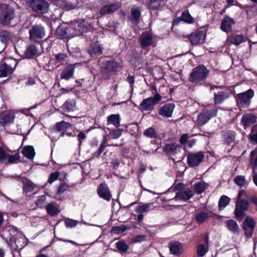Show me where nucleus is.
<instances>
[{
    "mask_svg": "<svg viewBox=\"0 0 257 257\" xmlns=\"http://www.w3.org/2000/svg\"><path fill=\"white\" fill-rule=\"evenodd\" d=\"M210 71L203 65H199L194 68L191 73L189 80L196 85H202L205 83Z\"/></svg>",
    "mask_w": 257,
    "mask_h": 257,
    "instance_id": "nucleus-1",
    "label": "nucleus"
},
{
    "mask_svg": "<svg viewBox=\"0 0 257 257\" xmlns=\"http://www.w3.org/2000/svg\"><path fill=\"white\" fill-rule=\"evenodd\" d=\"M29 39L32 42L39 43L46 35L45 28L40 24L32 25L29 31Z\"/></svg>",
    "mask_w": 257,
    "mask_h": 257,
    "instance_id": "nucleus-2",
    "label": "nucleus"
},
{
    "mask_svg": "<svg viewBox=\"0 0 257 257\" xmlns=\"http://www.w3.org/2000/svg\"><path fill=\"white\" fill-rule=\"evenodd\" d=\"M15 17V10L7 5H0V22L3 25H9Z\"/></svg>",
    "mask_w": 257,
    "mask_h": 257,
    "instance_id": "nucleus-3",
    "label": "nucleus"
},
{
    "mask_svg": "<svg viewBox=\"0 0 257 257\" xmlns=\"http://www.w3.org/2000/svg\"><path fill=\"white\" fill-rule=\"evenodd\" d=\"M91 26L83 21L76 22L71 24L70 29L71 33V37L82 35L84 33L90 31Z\"/></svg>",
    "mask_w": 257,
    "mask_h": 257,
    "instance_id": "nucleus-4",
    "label": "nucleus"
},
{
    "mask_svg": "<svg viewBox=\"0 0 257 257\" xmlns=\"http://www.w3.org/2000/svg\"><path fill=\"white\" fill-rule=\"evenodd\" d=\"M161 99V96L159 93H156L153 97L143 99L140 104L139 108L143 111H152L154 109L155 105L157 104Z\"/></svg>",
    "mask_w": 257,
    "mask_h": 257,
    "instance_id": "nucleus-5",
    "label": "nucleus"
},
{
    "mask_svg": "<svg viewBox=\"0 0 257 257\" xmlns=\"http://www.w3.org/2000/svg\"><path fill=\"white\" fill-rule=\"evenodd\" d=\"M249 202L245 199H237L235 202V208L234 209V214L236 218L239 220H241L246 214L245 211L248 209Z\"/></svg>",
    "mask_w": 257,
    "mask_h": 257,
    "instance_id": "nucleus-6",
    "label": "nucleus"
},
{
    "mask_svg": "<svg viewBox=\"0 0 257 257\" xmlns=\"http://www.w3.org/2000/svg\"><path fill=\"white\" fill-rule=\"evenodd\" d=\"M32 10L39 14H45L49 8V4L45 0H27Z\"/></svg>",
    "mask_w": 257,
    "mask_h": 257,
    "instance_id": "nucleus-7",
    "label": "nucleus"
},
{
    "mask_svg": "<svg viewBox=\"0 0 257 257\" xmlns=\"http://www.w3.org/2000/svg\"><path fill=\"white\" fill-rule=\"evenodd\" d=\"M218 110L213 108L210 110H205L200 113L198 115L197 123L200 126L206 123L208 120L213 117L216 116Z\"/></svg>",
    "mask_w": 257,
    "mask_h": 257,
    "instance_id": "nucleus-8",
    "label": "nucleus"
},
{
    "mask_svg": "<svg viewBox=\"0 0 257 257\" xmlns=\"http://www.w3.org/2000/svg\"><path fill=\"white\" fill-rule=\"evenodd\" d=\"M204 157L201 152L189 153L187 155V164L190 167L198 166L203 161Z\"/></svg>",
    "mask_w": 257,
    "mask_h": 257,
    "instance_id": "nucleus-9",
    "label": "nucleus"
},
{
    "mask_svg": "<svg viewBox=\"0 0 257 257\" xmlns=\"http://www.w3.org/2000/svg\"><path fill=\"white\" fill-rule=\"evenodd\" d=\"M255 221L254 219L249 216H247L243 223V228L245 231V235L247 237H251L253 232L254 228L255 227Z\"/></svg>",
    "mask_w": 257,
    "mask_h": 257,
    "instance_id": "nucleus-10",
    "label": "nucleus"
},
{
    "mask_svg": "<svg viewBox=\"0 0 257 257\" xmlns=\"http://www.w3.org/2000/svg\"><path fill=\"white\" fill-rule=\"evenodd\" d=\"M139 42L141 47L145 49L153 44V36L148 32H143L140 36Z\"/></svg>",
    "mask_w": 257,
    "mask_h": 257,
    "instance_id": "nucleus-11",
    "label": "nucleus"
},
{
    "mask_svg": "<svg viewBox=\"0 0 257 257\" xmlns=\"http://www.w3.org/2000/svg\"><path fill=\"white\" fill-rule=\"evenodd\" d=\"M175 104L173 103H166L161 106L159 110V114L166 118L172 116Z\"/></svg>",
    "mask_w": 257,
    "mask_h": 257,
    "instance_id": "nucleus-12",
    "label": "nucleus"
},
{
    "mask_svg": "<svg viewBox=\"0 0 257 257\" xmlns=\"http://www.w3.org/2000/svg\"><path fill=\"white\" fill-rule=\"evenodd\" d=\"M254 95V91L252 89H249L248 90L242 93H238L237 97L240 103L243 105L249 104L250 99Z\"/></svg>",
    "mask_w": 257,
    "mask_h": 257,
    "instance_id": "nucleus-13",
    "label": "nucleus"
},
{
    "mask_svg": "<svg viewBox=\"0 0 257 257\" xmlns=\"http://www.w3.org/2000/svg\"><path fill=\"white\" fill-rule=\"evenodd\" d=\"M194 195V192L189 189H185L176 193L174 199L176 200L187 201Z\"/></svg>",
    "mask_w": 257,
    "mask_h": 257,
    "instance_id": "nucleus-14",
    "label": "nucleus"
},
{
    "mask_svg": "<svg viewBox=\"0 0 257 257\" xmlns=\"http://www.w3.org/2000/svg\"><path fill=\"white\" fill-rule=\"evenodd\" d=\"M103 67L108 72L118 71L122 67L121 63L117 62L114 60L107 61L103 63Z\"/></svg>",
    "mask_w": 257,
    "mask_h": 257,
    "instance_id": "nucleus-15",
    "label": "nucleus"
},
{
    "mask_svg": "<svg viewBox=\"0 0 257 257\" xmlns=\"http://www.w3.org/2000/svg\"><path fill=\"white\" fill-rule=\"evenodd\" d=\"M120 8L119 3H113L110 5L103 6L99 11L101 16H104L107 14H111L117 11Z\"/></svg>",
    "mask_w": 257,
    "mask_h": 257,
    "instance_id": "nucleus-16",
    "label": "nucleus"
},
{
    "mask_svg": "<svg viewBox=\"0 0 257 257\" xmlns=\"http://www.w3.org/2000/svg\"><path fill=\"white\" fill-rule=\"evenodd\" d=\"M97 193L103 199L109 201L111 199V195L108 186L105 184H101L98 189Z\"/></svg>",
    "mask_w": 257,
    "mask_h": 257,
    "instance_id": "nucleus-17",
    "label": "nucleus"
},
{
    "mask_svg": "<svg viewBox=\"0 0 257 257\" xmlns=\"http://www.w3.org/2000/svg\"><path fill=\"white\" fill-rule=\"evenodd\" d=\"M76 64L69 65L65 67L60 75V78L68 80L73 77Z\"/></svg>",
    "mask_w": 257,
    "mask_h": 257,
    "instance_id": "nucleus-18",
    "label": "nucleus"
},
{
    "mask_svg": "<svg viewBox=\"0 0 257 257\" xmlns=\"http://www.w3.org/2000/svg\"><path fill=\"white\" fill-rule=\"evenodd\" d=\"M13 38V34L7 30H0V41L3 43L5 48L9 43L11 42Z\"/></svg>",
    "mask_w": 257,
    "mask_h": 257,
    "instance_id": "nucleus-19",
    "label": "nucleus"
},
{
    "mask_svg": "<svg viewBox=\"0 0 257 257\" xmlns=\"http://www.w3.org/2000/svg\"><path fill=\"white\" fill-rule=\"evenodd\" d=\"M235 24L234 20L225 15L222 20L221 24V29L222 31L228 32H230L232 29V26Z\"/></svg>",
    "mask_w": 257,
    "mask_h": 257,
    "instance_id": "nucleus-20",
    "label": "nucleus"
},
{
    "mask_svg": "<svg viewBox=\"0 0 257 257\" xmlns=\"http://www.w3.org/2000/svg\"><path fill=\"white\" fill-rule=\"evenodd\" d=\"M41 54L38 48L34 45H30L28 46L24 52L25 58L30 59L35 56H38Z\"/></svg>",
    "mask_w": 257,
    "mask_h": 257,
    "instance_id": "nucleus-21",
    "label": "nucleus"
},
{
    "mask_svg": "<svg viewBox=\"0 0 257 257\" xmlns=\"http://www.w3.org/2000/svg\"><path fill=\"white\" fill-rule=\"evenodd\" d=\"M15 63L14 68L6 63H2L0 65V77H6L11 74L17 64V62H15Z\"/></svg>",
    "mask_w": 257,
    "mask_h": 257,
    "instance_id": "nucleus-22",
    "label": "nucleus"
},
{
    "mask_svg": "<svg viewBox=\"0 0 257 257\" xmlns=\"http://www.w3.org/2000/svg\"><path fill=\"white\" fill-rule=\"evenodd\" d=\"M192 45H197L200 43L204 38V33L202 31H198L196 33H192L187 36Z\"/></svg>",
    "mask_w": 257,
    "mask_h": 257,
    "instance_id": "nucleus-23",
    "label": "nucleus"
},
{
    "mask_svg": "<svg viewBox=\"0 0 257 257\" xmlns=\"http://www.w3.org/2000/svg\"><path fill=\"white\" fill-rule=\"evenodd\" d=\"M255 122L256 117L252 114H243L241 119V122L244 129H246L248 126Z\"/></svg>",
    "mask_w": 257,
    "mask_h": 257,
    "instance_id": "nucleus-24",
    "label": "nucleus"
},
{
    "mask_svg": "<svg viewBox=\"0 0 257 257\" xmlns=\"http://www.w3.org/2000/svg\"><path fill=\"white\" fill-rule=\"evenodd\" d=\"M169 249L172 254L179 255L183 252L182 244L177 241L171 242L169 244Z\"/></svg>",
    "mask_w": 257,
    "mask_h": 257,
    "instance_id": "nucleus-25",
    "label": "nucleus"
},
{
    "mask_svg": "<svg viewBox=\"0 0 257 257\" xmlns=\"http://www.w3.org/2000/svg\"><path fill=\"white\" fill-rule=\"evenodd\" d=\"M181 148V146L176 143L168 144L164 147L163 151L169 155H173L179 152Z\"/></svg>",
    "mask_w": 257,
    "mask_h": 257,
    "instance_id": "nucleus-26",
    "label": "nucleus"
},
{
    "mask_svg": "<svg viewBox=\"0 0 257 257\" xmlns=\"http://www.w3.org/2000/svg\"><path fill=\"white\" fill-rule=\"evenodd\" d=\"M15 118V114L13 112H9L2 116L1 123L3 126L9 125L14 122Z\"/></svg>",
    "mask_w": 257,
    "mask_h": 257,
    "instance_id": "nucleus-27",
    "label": "nucleus"
},
{
    "mask_svg": "<svg viewBox=\"0 0 257 257\" xmlns=\"http://www.w3.org/2000/svg\"><path fill=\"white\" fill-rule=\"evenodd\" d=\"M70 27L68 28L63 26L59 27L56 31L57 35L62 39H66L71 37L72 35L70 34Z\"/></svg>",
    "mask_w": 257,
    "mask_h": 257,
    "instance_id": "nucleus-28",
    "label": "nucleus"
},
{
    "mask_svg": "<svg viewBox=\"0 0 257 257\" xmlns=\"http://www.w3.org/2000/svg\"><path fill=\"white\" fill-rule=\"evenodd\" d=\"M228 97V94L227 92L219 91L214 93V99L215 104H220Z\"/></svg>",
    "mask_w": 257,
    "mask_h": 257,
    "instance_id": "nucleus-29",
    "label": "nucleus"
},
{
    "mask_svg": "<svg viewBox=\"0 0 257 257\" xmlns=\"http://www.w3.org/2000/svg\"><path fill=\"white\" fill-rule=\"evenodd\" d=\"M88 52L92 57L100 55L102 53V48L97 43L94 44L89 47Z\"/></svg>",
    "mask_w": 257,
    "mask_h": 257,
    "instance_id": "nucleus-30",
    "label": "nucleus"
},
{
    "mask_svg": "<svg viewBox=\"0 0 257 257\" xmlns=\"http://www.w3.org/2000/svg\"><path fill=\"white\" fill-rule=\"evenodd\" d=\"M224 142L227 144H230L234 142L235 138V133L234 131L228 130L222 133Z\"/></svg>",
    "mask_w": 257,
    "mask_h": 257,
    "instance_id": "nucleus-31",
    "label": "nucleus"
},
{
    "mask_svg": "<svg viewBox=\"0 0 257 257\" xmlns=\"http://www.w3.org/2000/svg\"><path fill=\"white\" fill-rule=\"evenodd\" d=\"M71 127V125L70 123L62 121L56 124L55 128L58 132H62L61 136H63L65 134L66 130Z\"/></svg>",
    "mask_w": 257,
    "mask_h": 257,
    "instance_id": "nucleus-32",
    "label": "nucleus"
},
{
    "mask_svg": "<svg viewBox=\"0 0 257 257\" xmlns=\"http://www.w3.org/2000/svg\"><path fill=\"white\" fill-rule=\"evenodd\" d=\"M22 152L24 156L30 160L33 159L35 155L34 148L30 146L25 147Z\"/></svg>",
    "mask_w": 257,
    "mask_h": 257,
    "instance_id": "nucleus-33",
    "label": "nucleus"
},
{
    "mask_svg": "<svg viewBox=\"0 0 257 257\" xmlns=\"http://www.w3.org/2000/svg\"><path fill=\"white\" fill-rule=\"evenodd\" d=\"M120 118L118 114H111L107 117V124H112L116 127H118L120 126Z\"/></svg>",
    "mask_w": 257,
    "mask_h": 257,
    "instance_id": "nucleus-34",
    "label": "nucleus"
},
{
    "mask_svg": "<svg viewBox=\"0 0 257 257\" xmlns=\"http://www.w3.org/2000/svg\"><path fill=\"white\" fill-rule=\"evenodd\" d=\"M143 135L147 138L155 139L158 137V133L154 127H150L144 132Z\"/></svg>",
    "mask_w": 257,
    "mask_h": 257,
    "instance_id": "nucleus-35",
    "label": "nucleus"
},
{
    "mask_svg": "<svg viewBox=\"0 0 257 257\" xmlns=\"http://www.w3.org/2000/svg\"><path fill=\"white\" fill-rule=\"evenodd\" d=\"M131 15L133 19L138 23L140 21L141 10L140 8L134 6L131 10Z\"/></svg>",
    "mask_w": 257,
    "mask_h": 257,
    "instance_id": "nucleus-36",
    "label": "nucleus"
},
{
    "mask_svg": "<svg viewBox=\"0 0 257 257\" xmlns=\"http://www.w3.org/2000/svg\"><path fill=\"white\" fill-rule=\"evenodd\" d=\"M23 184V189L24 192H31L34 190L36 187V185L29 180H24Z\"/></svg>",
    "mask_w": 257,
    "mask_h": 257,
    "instance_id": "nucleus-37",
    "label": "nucleus"
},
{
    "mask_svg": "<svg viewBox=\"0 0 257 257\" xmlns=\"http://www.w3.org/2000/svg\"><path fill=\"white\" fill-rule=\"evenodd\" d=\"M54 60L56 61V63L63 64L66 62L68 58L67 55L65 53H58L54 54Z\"/></svg>",
    "mask_w": 257,
    "mask_h": 257,
    "instance_id": "nucleus-38",
    "label": "nucleus"
},
{
    "mask_svg": "<svg viewBox=\"0 0 257 257\" xmlns=\"http://www.w3.org/2000/svg\"><path fill=\"white\" fill-rule=\"evenodd\" d=\"M153 205V203H146L144 204L138 206L135 208V211L138 213H143L148 212L151 209V207Z\"/></svg>",
    "mask_w": 257,
    "mask_h": 257,
    "instance_id": "nucleus-39",
    "label": "nucleus"
},
{
    "mask_svg": "<svg viewBox=\"0 0 257 257\" xmlns=\"http://www.w3.org/2000/svg\"><path fill=\"white\" fill-rule=\"evenodd\" d=\"M63 109L66 112L73 111L75 108V102L74 100H67L63 105Z\"/></svg>",
    "mask_w": 257,
    "mask_h": 257,
    "instance_id": "nucleus-40",
    "label": "nucleus"
},
{
    "mask_svg": "<svg viewBox=\"0 0 257 257\" xmlns=\"http://www.w3.org/2000/svg\"><path fill=\"white\" fill-rule=\"evenodd\" d=\"M46 210L47 213L52 216L57 215L59 212L58 208L53 203H49L46 206Z\"/></svg>",
    "mask_w": 257,
    "mask_h": 257,
    "instance_id": "nucleus-41",
    "label": "nucleus"
},
{
    "mask_svg": "<svg viewBox=\"0 0 257 257\" xmlns=\"http://www.w3.org/2000/svg\"><path fill=\"white\" fill-rule=\"evenodd\" d=\"M209 216V213L208 212L202 211L196 214L195 219L198 223H202L205 222Z\"/></svg>",
    "mask_w": 257,
    "mask_h": 257,
    "instance_id": "nucleus-42",
    "label": "nucleus"
},
{
    "mask_svg": "<svg viewBox=\"0 0 257 257\" xmlns=\"http://www.w3.org/2000/svg\"><path fill=\"white\" fill-rule=\"evenodd\" d=\"M234 181L235 183L239 187H243L247 186L248 183L246 180L245 177L242 175H238L234 177Z\"/></svg>",
    "mask_w": 257,
    "mask_h": 257,
    "instance_id": "nucleus-43",
    "label": "nucleus"
},
{
    "mask_svg": "<svg viewBox=\"0 0 257 257\" xmlns=\"http://www.w3.org/2000/svg\"><path fill=\"white\" fill-rule=\"evenodd\" d=\"M245 41V39L242 35H233L231 36V43L235 45H238Z\"/></svg>",
    "mask_w": 257,
    "mask_h": 257,
    "instance_id": "nucleus-44",
    "label": "nucleus"
},
{
    "mask_svg": "<svg viewBox=\"0 0 257 257\" xmlns=\"http://www.w3.org/2000/svg\"><path fill=\"white\" fill-rule=\"evenodd\" d=\"M193 188L195 192L198 194H200L205 191L206 184L204 182H197L194 184Z\"/></svg>",
    "mask_w": 257,
    "mask_h": 257,
    "instance_id": "nucleus-45",
    "label": "nucleus"
},
{
    "mask_svg": "<svg viewBox=\"0 0 257 257\" xmlns=\"http://www.w3.org/2000/svg\"><path fill=\"white\" fill-rule=\"evenodd\" d=\"M161 5V0H148L147 7L153 10L158 9Z\"/></svg>",
    "mask_w": 257,
    "mask_h": 257,
    "instance_id": "nucleus-46",
    "label": "nucleus"
},
{
    "mask_svg": "<svg viewBox=\"0 0 257 257\" xmlns=\"http://www.w3.org/2000/svg\"><path fill=\"white\" fill-rule=\"evenodd\" d=\"M227 228L232 232H238L239 228L236 222L233 220H229L226 222Z\"/></svg>",
    "mask_w": 257,
    "mask_h": 257,
    "instance_id": "nucleus-47",
    "label": "nucleus"
},
{
    "mask_svg": "<svg viewBox=\"0 0 257 257\" xmlns=\"http://www.w3.org/2000/svg\"><path fill=\"white\" fill-rule=\"evenodd\" d=\"M230 199L225 195L222 196L218 202V207L220 210L221 209H223L225 208L230 202Z\"/></svg>",
    "mask_w": 257,
    "mask_h": 257,
    "instance_id": "nucleus-48",
    "label": "nucleus"
},
{
    "mask_svg": "<svg viewBox=\"0 0 257 257\" xmlns=\"http://www.w3.org/2000/svg\"><path fill=\"white\" fill-rule=\"evenodd\" d=\"M116 247L120 253L126 252L128 249V246L123 241H119L116 242Z\"/></svg>",
    "mask_w": 257,
    "mask_h": 257,
    "instance_id": "nucleus-49",
    "label": "nucleus"
},
{
    "mask_svg": "<svg viewBox=\"0 0 257 257\" xmlns=\"http://www.w3.org/2000/svg\"><path fill=\"white\" fill-rule=\"evenodd\" d=\"M181 20L187 23H192L193 19L191 16L188 11H184L182 12Z\"/></svg>",
    "mask_w": 257,
    "mask_h": 257,
    "instance_id": "nucleus-50",
    "label": "nucleus"
},
{
    "mask_svg": "<svg viewBox=\"0 0 257 257\" xmlns=\"http://www.w3.org/2000/svg\"><path fill=\"white\" fill-rule=\"evenodd\" d=\"M106 142V137L105 136L103 137V139L102 142L100 144L99 148L98 149L96 152H95L94 154L97 158H99L101 154L104 151L105 148V144Z\"/></svg>",
    "mask_w": 257,
    "mask_h": 257,
    "instance_id": "nucleus-51",
    "label": "nucleus"
},
{
    "mask_svg": "<svg viewBox=\"0 0 257 257\" xmlns=\"http://www.w3.org/2000/svg\"><path fill=\"white\" fill-rule=\"evenodd\" d=\"M250 160L251 162L253 165L252 169L253 171H255V169H257V151H252L250 153Z\"/></svg>",
    "mask_w": 257,
    "mask_h": 257,
    "instance_id": "nucleus-52",
    "label": "nucleus"
},
{
    "mask_svg": "<svg viewBox=\"0 0 257 257\" xmlns=\"http://www.w3.org/2000/svg\"><path fill=\"white\" fill-rule=\"evenodd\" d=\"M46 197L45 195L38 196V199L36 202V204L40 208H43L45 206V204L46 203Z\"/></svg>",
    "mask_w": 257,
    "mask_h": 257,
    "instance_id": "nucleus-53",
    "label": "nucleus"
},
{
    "mask_svg": "<svg viewBox=\"0 0 257 257\" xmlns=\"http://www.w3.org/2000/svg\"><path fill=\"white\" fill-rule=\"evenodd\" d=\"M252 134L250 138L252 143L257 144V125L253 126L251 129Z\"/></svg>",
    "mask_w": 257,
    "mask_h": 257,
    "instance_id": "nucleus-54",
    "label": "nucleus"
},
{
    "mask_svg": "<svg viewBox=\"0 0 257 257\" xmlns=\"http://www.w3.org/2000/svg\"><path fill=\"white\" fill-rule=\"evenodd\" d=\"M122 132L120 129L114 130L110 132L109 135L112 139H117L121 136Z\"/></svg>",
    "mask_w": 257,
    "mask_h": 257,
    "instance_id": "nucleus-55",
    "label": "nucleus"
},
{
    "mask_svg": "<svg viewBox=\"0 0 257 257\" xmlns=\"http://www.w3.org/2000/svg\"><path fill=\"white\" fill-rule=\"evenodd\" d=\"M78 221L71 219L67 218L65 220V224L67 227H73L77 225Z\"/></svg>",
    "mask_w": 257,
    "mask_h": 257,
    "instance_id": "nucleus-56",
    "label": "nucleus"
},
{
    "mask_svg": "<svg viewBox=\"0 0 257 257\" xmlns=\"http://www.w3.org/2000/svg\"><path fill=\"white\" fill-rule=\"evenodd\" d=\"M59 175L60 173L58 172H55L54 173H51L48 179V182L50 184H52L53 182H54L55 180H56L58 179Z\"/></svg>",
    "mask_w": 257,
    "mask_h": 257,
    "instance_id": "nucleus-57",
    "label": "nucleus"
},
{
    "mask_svg": "<svg viewBox=\"0 0 257 257\" xmlns=\"http://www.w3.org/2000/svg\"><path fill=\"white\" fill-rule=\"evenodd\" d=\"M20 156L19 154L16 153L13 155L8 154L7 158L10 163H14L19 159Z\"/></svg>",
    "mask_w": 257,
    "mask_h": 257,
    "instance_id": "nucleus-58",
    "label": "nucleus"
},
{
    "mask_svg": "<svg viewBox=\"0 0 257 257\" xmlns=\"http://www.w3.org/2000/svg\"><path fill=\"white\" fill-rule=\"evenodd\" d=\"M205 245L204 244H200L197 247V253L198 256H203L206 252Z\"/></svg>",
    "mask_w": 257,
    "mask_h": 257,
    "instance_id": "nucleus-59",
    "label": "nucleus"
},
{
    "mask_svg": "<svg viewBox=\"0 0 257 257\" xmlns=\"http://www.w3.org/2000/svg\"><path fill=\"white\" fill-rule=\"evenodd\" d=\"M77 5L76 0H67L65 4L66 7L69 9H73Z\"/></svg>",
    "mask_w": 257,
    "mask_h": 257,
    "instance_id": "nucleus-60",
    "label": "nucleus"
},
{
    "mask_svg": "<svg viewBox=\"0 0 257 257\" xmlns=\"http://www.w3.org/2000/svg\"><path fill=\"white\" fill-rule=\"evenodd\" d=\"M126 229L127 227L124 225H122L121 227L115 226L113 227V231L116 233L119 234L123 233Z\"/></svg>",
    "mask_w": 257,
    "mask_h": 257,
    "instance_id": "nucleus-61",
    "label": "nucleus"
},
{
    "mask_svg": "<svg viewBox=\"0 0 257 257\" xmlns=\"http://www.w3.org/2000/svg\"><path fill=\"white\" fill-rule=\"evenodd\" d=\"M8 154L0 148V163H3L7 158Z\"/></svg>",
    "mask_w": 257,
    "mask_h": 257,
    "instance_id": "nucleus-62",
    "label": "nucleus"
},
{
    "mask_svg": "<svg viewBox=\"0 0 257 257\" xmlns=\"http://www.w3.org/2000/svg\"><path fill=\"white\" fill-rule=\"evenodd\" d=\"M189 138V135L188 134H184L182 135L180 139L179 140L180 143L181 145H184L186 143L187 140Z\"/></svg>",
    "mask_w": 257,
    "mask_h": 257,
    "instance_id": "nucleus-63",
    "label": "nucleus"
},
{
    "mask_svg": "<svg viewBox=\"0 0 257 257\" xmlns=\"http://www.w3.org/2000/svg\"><path fill=\"white\" fill-rule=\"evenodd\" d=\"M86 137V136L83 132L79 133L78 135V140L79 142V145H81L82 141L85 139Z\"/></svg>",
    "mask_w": 257,
    "mask_h": 257,
    "instance_id": "nucleus-64",
    "label": "nucleus"
}]
</instances>
